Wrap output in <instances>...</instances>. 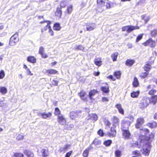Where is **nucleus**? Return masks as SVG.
I'll return each mask as SVG.
<instances>
[{"mask_svg":"<svg viewBox=\"0 0 157 157\" xmlns=\"http://www.w3.org/2000/svg\"><path fill=\"white\" fill-rule=\"evenodd\" d=\"M40 115L42 118L43 119H46L48 117H51L52 116L51 113L49 112L46 113H43L40 114Z\"/></svg>","mask_w":157,"mask_h":157,"instance_id":"393cba45","label":"nucleus"},{"mask_svg":"<svg viewBox=\"0 0 157 157\" xmlns=\"http://www.w3.org/2000/svg\"><path fill=\"white\" fill-rule=\"evenodd\" d=\"M112 4V2L110 1H108L105 2V6L106 7V9H109L113 7Z\"/></svg>","mask_w":157,"mask_h":157,"instance_id":"ea45409f","label":"nucleus"},{"mask_svg":"<svg viewBox=\"0 0 157 157\" xmlns=\"http://www.w3.org/2000/svg\"><path fill=\"white\" fill-rule=\"evenodd\" d=\"M115 107L118 109L119 113L122 115L124 114V110L121 107V105L120 104H117Z\"/></svg>","mask_w":157,"mask_h":157,"instance_id":"bb28decb","label":"nucleus"},{"mask_svg":"<svg viewBox=\"0 0 157 157\" xmlns=\"http://www.w3.org/2000/svg\"><path fill=\"white\" fill-rule=\"evenodd\" d=\"M76 116V113L75 112L71 111L70 112L69 117L72 119H74L75 118Z\"/></svg>","mask_w":157,"mask_h":157,"instance_id":"de8ad7c7","label":"nucleus"},{"mask_svg":"<svg viewBox=\"0 0 157 157\" xmlns=\"http://www.w3.org/2000/svg\"><path fill=\"white\" fill-rule=\"evenodd\" d=\"M112 143V140H108L103 142V144L106 147L109 146Z\"/></svg>","mask_w":157,"mask_h":157,"instance_id":"e433bc0d","label":"nucleus"},{"mask_svg":"<svg viewBox=\"0 0 157 157\" xmlns=\"http://www.w3.org/2000/svg\"><path fill=\"white\" fill-rule=\"evenodd\" d=\"M104 123L105 124L106 126H109L111 125V123L108 120L105 119L104 120Z\"/></svg>","mask_w":157,"mask_h":157,"instance_id":"4d7b16f0","label":"nucleus"},{"mask_svg":"<svg viewBox=\"0 0 157 157\" xmlns=\"http://www.w3.org/2000/svg\"><path fill=\"white\" fill-rule=\"evenodd\" d=\"M150 102L154 105L157 102V95L152 96L150 98Z\"/></svg>","mask_w":157,"mask_h":157,"instance_id":"c756f323","label":"nucleus"},{"mask_svg":"<svg viewBox=\"0 0 157 157\" xmlns=\"http://www.w3.org/2000/svg\"><path fill=\"white\" fill-rule=\"evenodd\" d=\"M46 73L48 75L59 74V72L53 69H50L46 70Z\"/></svg>","mask_w":157,"mask_h":157,"instance_id":"f3484780","label":"nucleus"},{"mask_svg":"<svg viewBox=\"0 0 157 157\" xmlns=\"http://www.w3.org/2000/svg\"><path fill=\"white\" fill-rule=\"evenodd\" d=\"M143 36V34H140L138 35L136 39V42H137L140 40H141Z\"/></svg>","mask_w":157,"mask_h":157,"instance_id":"6e6d98bb","label":"nucleus"},{"mask_svg":"<svg viewBox=\"0 0 157 157\" xmlns=\"http://www.w3.org/2000/svg\"><path fill=\"white\" fill-rule=\"evenodd\" d=\"M0 92L3 94H6L7 92V90L6 88L5 87H0Z\"/></svg>","mask_w":157,"mask_h":157,"instance_id":"a18cd8bd","label":"nucleus"},{"mask_svg":"<svg viewBox=\"0 0 157 157\" xmlns=\"http://www.w3.org/2000/svg\"><path fill=\"white\" fill-rule=\"evenodd\" d=\"M92 148L91 146H90L86 148L83 151L82 156L83 157H88L89 155V152Z\"/></svg>","mask_w":157,"mask_h":157,"instance_id":"dca6fc26","label":"nucleus"},{"mask_svg":"<svg viewBox=\"0 0 157 157\" xmlns=\"http://www.w3.org/2000/svg\"><path fill=\"white\" fill-rule=\"evenodd\" d=\"M101 100L103 102H105L108 101L109 100L107 98L103 97L102 98Z\"/></svg>","mask_w":157,"mask_h":157,"instance_id":"338daca9","label":"nucleus"},{"mask_svg":"<svg viewBox=\"0 0 157 157\" xmlns=\"http://www.w3.org/2000/svg\"><path fill=\"white\" fill-rule=\"evenodd\" d=\"M150 34L152 36H155L157 35V29H154L151 31Z\"/></svg>","mask_w":157,"mask_h":157,"instance_id":"09e8293b","label":"nucleus"},{"mask_svg":"<svg viewBox=\"0 0 157 157\" xmlns=\"http://www.w3.org/2000/svg\"><path fill=\"white\" fill-rule=\"evenodd\" d=\"M44 52V48L43 47H40L39 51V53L40 54H42L43 52Z\"/></svg>","mask_w":157,"mask_h":157,"instance_id":"bf43d9fd","label":"nucleus"},{"mask_svg":"<svg viewBox=\"0 0 157 157\" xmlns=\"http://www.w3.org/2000/svg\"><path fill=\"white\" fill-rule=\"evenodd\" d=\"M57 121L58 123L62 125L64 124L63 123H65L66 122V119L63 115H62L57 116Z\"/></svg>","mask_w":157,"mask_h":157,"instance_id":"2eb2a0df","label":"nucleus"},{"mask_svg":"<svg viewBox=\"0 0 157 157\" xmlns=\"http://www.w3.org/2000/svg\"><path fill=\"white\" fill-rule=\"evenodd\" d=\"M73 10V6L71 5L69 6L67 9V13L70 14Z\"/></svg>","mask_w":157,"mask_h":157,"instance_id":"603ef678","label":"nucleus"},{"mask_svg":"<svg viewBox=\"0 0 157 157\" xmlns=\"http://www.w3.org/2000/svg\"><path fill=\"white\" fill-rule=\"evenodd\" d=\"M101 141L97 138H95L92 142V144L95 145H98L100 144H101Z\"/></svg>","mask_w":157,"mask_h":157,"instance_id":"58836bf2","label":"nucleus"},{"mask_svg":"<svg viewBox=\"0 0 157 157\" xmlns=\"http://www.w3.org/2000/svg\"><path fill=\"white\" fill-rule=\"evenodd\" d=\"M55 15L58 18L61 17L62 15V11L59 9H58L55 13Z\"/></svg>","mask_w":157,"mask_h":157,"instance_id":"f704fd0d","label":"nucleus"},{"mask_svg":"<svg viewBox=\"0 0 157 157\" xmlns=\"http://www.w3.org/2000/svg\"><path fill=\"white\" fill-rule=\"evenodd\" d=\"M86 30L91 31L93 30L96 27L95 24L94 23H87L86 24Z\"/></svg>","mask_w":157,"mask_h":157,"instance_id":"4468645a","label":"nucleus"},{"mask_svg":"<svg viewBox=\"0 0 157 157\" xmlns=\"http://www.w3.org/2000/svg\"><path fill=\"white\" fill-rule=\"evenodd\" d=\"M115 157H121V151L119 150H116L115 152Z\"/></svg>","mask_w":157,"mask_h":157,"instance_id":"49530a36","label":"nucleus"},{"mask_svg":"<svg viewBox=\"0 0 157 157\" xmlns=\"http://www.w3.org/2000/svg\"><path fill=\"white\" fill-rule=\"evenodd\" d=\"M129 125H128L127 129L125 130L123 129L122 130L123 136L125 139H128L130 138L131 133L129 129Z\"/></svg>","mask_w":157,"mask_h":157,"instance_id":"9b49d317","label":"nucleus"},{"mask_svg":"<svg viewBox=\"0 0 157 157\" xmlns=\"http://www.w3.org/2000/svg\"><path fill=\"white\" fill-rule=\"evenodd\" d=\"M59 82V81L54 79L52 81L51 85V86H56L58 85Z\"/></svg>","mask_w":157,"mask_h":157,"instance_id":"8fccbe9b","label":"nucleus"},{"mask_svg":"<svg viewBox=\"0 0 157 157\" xmlns=\"http://www.w3.org/2000/svg\"><path fill=\"white\" fill-rule=\"evenodd\" d=\"M41 152L43 157H47L49 155V151L48 149H42L41 151Z\"/></svg>","mask_w":157,"mask_h":157,"instance_id":"4be33fe9","label":"nucleus"},{"mask_svg":"<svg viewBox=\"0 0 157 157\" xmlns=\"http://www.w3.org/2000/svg\"><path fill=\"white\" fill-rule=\"evenodd\" d=\"M112 120L113 123V126L118 123L119 122V120L118 117L116 116H113L112 119Z\"/></svg>","mask_w":157,"mask_h":157,"instance_id":"72a5a7b5","label":"nucleus"},{"mask_svg":"<svg viewBox=\"0 0 157 157\" xmlns=\"http://www.w3.org/2000/svg\"><path fill=\"white\" fill-rule=\"evenodd\" d=\"M157 90H156L152 89L149 90L148 93V94L150 95L154 96L153 95L156 92Z\"/></svg>","mask_w":157,"mask_h":157,"instance_id":"3c124183","label":"nucleus"},{"mask_svg":"<svg viewBox=\"0 0 157 157\" xmlns=\"http://www.w3.org/2000/svg\"><path fill=\"white\" fill-rule=\"evenodd\" d=\"M97 134L101 137L103 136L104 135L103 130L101 129H100L98 130L97 132Z\"/></svg>","mask_w":157,"mask_h":157,"instance_id":"864d4df0","label":"nucleus"},{"mask_svg":"<svg viewBox=\"0 0 157 157\" xmlns=\"http://www.w3.org/2000/svg\"><path fill=\"white\" fill-rule=\"evenodd\" d=\"M27 61L30 63H34L36 62V59L35 57L33 56H29L27 58Z\"/></svg>","mask_w":157,"mask_h":157,"instance_id":"5701e85b","label":"nucleus"},{"mask_svg":"<svg viewBox=\"0 0 157 157\" xmlns=\"http://www.w3.org/2000/svg\"><path fill=\"white\" fill-rule=\"evenodd\" d=\"M147 125L149 127L152 128L154 127L153 124L152 123H148L147 124Z\"/></svg>","mask_w":157,"mask_h":157,"instance_id":"69168bd1","label":"nucleus"},{"mask_svg":"<svg viewBox=\"0 0 157 157\" xmlns=\"http://www.w3.org/2000/svg\"><path fill=\"white\" fill-rule=\"evenodd\" d=\"M82 46L81 45H78L75 48V49H77V50H81L82 49Z\"/></svg>","mask_w":157,"mask_h":157,"instance_id":"774afa93","label":"nucleus"},{"mask_svg":"<svg viewBox=\"0 0 157 157\" xmlns=\"http://www.w3.org/2000/svg\"><path fill=\"white\" fill-rule=\"evenodd\" d=\"M78 94L80 99L83 101H88V97L86 96V93L83 90H81Z\"/></svg>","mask_w":157,"mask_h":157,"instance_id":"1a4fd4ad","label":"nucleus"},{"mask_svg":"<svg viewBox=\"0 0 157 157\" xmlns=\"http://www.w3.org/2000/svg\"><path fill=\"white\" fill-rule=\"evenodd\" d=\"M53 29L56 31H59L61 29L60 24L59 23H55L54 24L53 27Z\"/></svg>","mask_w":157,"mask_h":157,"instance_id":"7c9ffc66","label":"nucleus"},{"mask_svg":"<svg viewBox=\"0 0 157 157\" xmlns=\"http://www.w3.org/2000/svg\"><path fill=\"white\" fill-rule=\"evenodd\" d=\"M105 4V0H97V6L101 8L104 7Z\"/></svg>","mask_w":157,"mask_h":157,"instance_id":"a211bd4d","label":"nucleus"},{"mask_svg":"<svg viewBox=\"0 0 157 157\" xmlns=\"http://www.w3.org/2000/svg\"><path fill=\"white\" fill-rule=\"evenodd\" d=\"M149 75V73L147 71L141 73L139 76L141 78L143 79L147 78Z\"/></svg>","mask_w":157,"mask_h":157,"instance_id":"473e14b6","label":"nucleus"},{"mask_svg":"<svg viewBox=\"0 0 157 157\" xmlns=\"http://www.w3.org/2000/svg\"><path fill=\"white\" fill-rule=\"evenodd\" d=\"M142 44L145 46H149L151 48H154L156 45L155 41L151 38H149L146 41L143 43Z\"/></svg>","mask_w":157,"mask_h":157,"instance_id":"39448f33","label":"nucleus"},{"mask_svg":"<svg viewBox=\"0 0 157 157\" xmlns=\"http://www.w3.org/2000/svg\"><path fill=\"white\" fill-rule=\"evenodd\" d=\"M98 93V91L97 90L93 89L91 90L89 92L88 96L90 99L92 100V96H94L95 94Z\"/></svg>","mask_w":157,"mask_h":157,"instance_id":"6ab92c4d","label":"nucleus"},{"mask_svg":"<svg viewBox=\"0 0 157 157\" xmlns=\"http://www.w3.org/2000/svg\"><path fill=\"white\" fill-rule=\"evenodd\" d=\"M19 40L18 33H16L10 37L9 41V44L11 46L14 45Z\"/></svg>","mask_w":157,"mask_h":157,"instance_id":"20e7f679","label":"nucleus"},{"mask_svg":"<svg viewBox=\"0 0 157 157\" xmlns=\"http://www.w3.org/2000/svg\"><path fill=\"white\" fill-rule=\"evenodd\" d=\"M152 59L151 61H149L144 66L143 68L144 70L148 72L151 68V64L154 63V58L151 57H150V60Z\"/></svg>","mask_w":157,"mask_h":157,"instance_id":"6e6552de","label":"nucleus"},{"mask_svg":"<svg viewBox=\"0 0 157 157\" xmlns=\"http://www.w3.org/2000/svg\"><path fill=\"white\" fill-rule=\"evenodd\" d=\"M12 157H24L23 154L21 152H15L13 154Z\"/></svg>","mask_w":157,"mask_h":157,"instance_id":"c03bdc74","label":"nucleus"},{"mask_svg":"<svg viewBox=\"0 0 157 157\" xmlns=\"http://www.w3.org/2000/svg\"><path fill=\"white\" fill-rule=\"evenodd\" d=\"M106 86H102L101 87V90L103 94H108L109 93L110 90L109 86L107 82L104 83Z\"/></svg>","mask_w":157,"mask_h":157,"instance_id":"f8f14e48","label":"nucleus"},{"mask_svg":"<svg viewBox=\"0 0 157 157\" xmlns=\"http://www.w3.org/2000/svg\"><path fill=\"white\" fill-rule=\"evenodd\" d=\"M139 29L140 27L138 26L128 25L123 27L121 29L123 32L126 31L127 33H129L134 30L138 29Z\"/></svg>","mask_w":157,"mask_h":157,"instance_id":"7ed1b4c3","label":"nucleus"},{"mask_svg":"<svg viewBox=\"0 0 157 157\" xmlns=\"http://www.w3.org/2000/svg\"><path fill=\"white\" fill-rule=\"evenodd\" d=\"M113 75L114 76L112 75H110L107 77V78L113 81H115L116 79H120L121 78V72L120 70L116 71H114Z\"/></svg>","mask_w":157,"mask_h":157,"instance_id":"f03ea898","label":"nucleus"},{"mask_svg":"<svg viewBox=\"0 0 157 157\" xmlns=\"http://www.w3.org/2000/svg\"><path fill=\"white\" fill-rule=\"evenodd\" d=\"M23 152L27 157H34L33 153L30 151L25 149Z\"/></svg>","mask_w":157,"mask_h":157,"instance_id":"aec40b11","label":"nucleus"},{"mask_svg":"<svg viewBox=\"0 0 157 157\" xmlns=\"http://www.w3.org/2000/svg\"><path fill=\"white\" fill-rule=\"evenodd\" d=\"M127 123H128V122H127L126 121L122 123L121 128V130H122L123 129L124 130L126 129H127V126L128 125Z\"/></svg>","mask_w":157,"mask_h":157,"instance_id":"79ce46f5","label":"nucleus"},{"mask_svg":"<svg viewBox=\"0 0 157 157\" xmlns=\"http://www.w3.org/2000/svg\"><path fill=\"white\" fill-rule=\"evenodd\" d=\"M60 5L61 8L64 7L66 6V2L64 1L61 2Z\"/></svg>","mask_w":157,"mask_h":157,"instance_id":"e2e57ef3","label":"nucleus"},{"mask_svg":"<svg viewBox=\"0 0 157 157\" xmlns=\"http://www.w3.org/2000/svg\"><path fill=\"white\" fill-rule=\"evenodd\" d=\"M69 145H65V146L63 147V149L61 150L60 151L62 152V151H64V152L66 151L69 148Z\"/></svg>","mask_w":157,"mask_h":157,"instance_id":"13d9d810","label":"nucleus"},{"mask_svg":"<svg viewBox=\"0 0 157 157\" xmlns=\"http://www.w3.org/2000/svg\"><path fill=\"white\" fill-rule=\"evenodd\" d=\"M117 134V130L115 125L113 126L110 128V131L107 132L106 135L110 137H115Z\"/></svg>","mask_w":157,"mask_h":157,"instance_id":"0eeeda50","label":"nucleus"},{"mask_svg":"<svg viewBox=\"0 0 157 157\" xmlns=\"http://www.w3.org/2000/svg\"><path fill=\"white\" fill-rule=\"evenodd\" d=\"M132 155H134L138 156H141V154L140 152L137 150H136L132 152Z\"/></svg>","mask_w":157,"mask_h":157,"instance_id":"a19ab883","label":"nucleus"},{"mask_svg":"<svg viewBox=\"0 0 157 157\" xmlns=\"http://www.w3.org/2000/svg\"><path fill=\"white\" fill-rule=\"evenodd\" d=\"M154 134L151 132L148 136H147L144 139L140 138V143H146L148 141H151L154 138Z\"/></svg>","mask_w":157,"mask_h":157,"instance_id":"423d86ee","label":"nucleus"},{"mask_svg":"<svg viewBox=\"0 0 157 157\" xmlns=\"http://www.w3.org/2000/svg\"><path fill=\"white\" fill-rule=\"evenodd\" d=\"M90 119L94 121H96L98 119L97 115L95 113H92L90 115Z\"/></svg>","mask_w":157,"mask_h":157,"instance_id":"4c0bfd02","label":"nucleus"},{"mask_svg":"<svg viewBox=\"0 0 157 157\" xmlns=\"http://www.w3.org/2000/svg\"><path fill=\"white\" fill-rule=\"evenodd\" d=\"M55 116H59L61 114V111L58 107L56 108L54 112Z\"/></svg>","mask_w":157,"mask_h":157,"instance_id":"37998d69","label":"nucleus"},{"mask_svg":"<svg viewBox=\"0 0 157 157\" xmlns=\"http://www.w3.org/2000/svg\"><path fill=\"white\" fill-rule=\"evenodd\" d=\"M45 23H46L47 25L44 27L43 29H42L41 31L42 32L47 30L48 29H49L48 33L49 35L52 36H53L54 35V33L52 29L50 24H51L52 22L51 21L48 20H45L41 21L40 22L41 24H43Z\"/></svg>","mask_w":157,"mask_h":157,"instance_id":"f257e3e1","label":"nucleus"},{"mask_svg":"<svg viewBox=\"0 0 157 157\" xmlns=\"http://www.w3.org/2000/svg\"><path fill=\"white\" fill-rule=\"evenodd\" d=\"M23 138L24 137L23 136L19 134L17 136L16 139L17 140H21L23 139Z\"/></svg>","mask_w":157,"mask_h":157,"instance_id":"680f3d73","label":"nucleus"},{"mask_svg":"<svg viewBox=\"0 0 157 157\" xmlns=\"http://www.w3.org/2000/svg\"><path fill=\"white\" fill-rule=\"evenodd\" d=\"M42 57L43 58H46L48 57V56L47 54L45 53L44 52H43L42 54H40Z\"/></svg>","mask_w":157,"mask_h":157,"instance_id":"0e129e2a","label":"nucleus"},{"mask_svg":"<svg viewBox=\"0 0 157 157\" xmlns=\"http://www.w3.org/2000/svg\"><path fill=\"white\" fill-rule=\"evenodd\" d=\"M148 105L147 100L146 98H143L140 104V107L141 109H144Z\"/></svg>","mask_w":157,"mask_h":157,"instance_id":"ddd939ff","label":"nucleus"},{"mask_svg":"<svg viewBox=\"0 0 157 157\" xmlns=\"http://www.w3.org/2000/svg\"><path fill=\"white\" fill-rule=\"evenodd\" d=\"M118 52H115L111 55V57L113 61H117V57L118 55Z\"/></svg>","mask_w":157,"mask_h":157,"instance_id":"c9c22d12","label":"nucleus"},{"mask_svg":"<svg viewBox=\"0 0 157 157\" xmlns=\"http://www.w3.org/2000/svg\"><path fill=\"white\" fill-rule=\"evenodd\" d=\"M126 118L127 119L126 121L128 122V125H129L130 126V124L131 123L133 122L134 121V118L133 116L131 115L129 116L126 117Z\"/></svg>","mask_w":157,"mask_h":157,"instance_id":"2f4dec72","label":"nucleus"},{"mask_svg":"<svg viewBox=\"0 0 157 157\" xmlns=\"http://www.w3.org/2000/svg\"><path fill=\"white\" fill-rule=\"evenodd\" d=\"M142 151L143 152L142 153L145 156H148L150 154L151 151L150 147L146 148H143Z\"/></svg>","mask_w":157,"mask_h":157,"instance_id":"412c9836","label":"nucleus"},{"mask_svg":"<svg viewBox=\"0 0 157 157\" xmlns=\"http://www.w3.org/2000/svg\"><path fill=\"white\" fill-rule=\"evenodd\" d=\"M72 151H71L68 152L66 154L64 157H70L71 155L72 154Z\"/></svg>","mask_w":157,"mask_h":157,"instance_id":"052dcab7","label":"nucleus"},{"mask_svg":"<svg viewBox=\"0 0 157 157\" xmlns=\"http://www.w3.org/2000/svg\"><path fill=\"white\" fill-rule=\"evenodd\" d=\"M135 63V61L132 59H127L125 62V65L128 66H132Z\"/></svg>","mask_w":157,"mask_h":157,"instance_id":"c85d7f7f","label":"nucleus"},{"mask_svg":"<svg viewBox=\"0 0 157 157\" xmlns=\"http://www.w3.org/2000/svg\"><path fill=\"white\" fill-rule=\"evenodd\" d=\"M5 76V74L4 71L1 70L0 71V79H3Z\"/></svg>","mask_w":157,"mask_h":157,"instance_id":"5fc2aeb1","label":"nucleus"},{"mask_svg":"<svg viewBox=\"0 0 157 157\" xmlns=\"http://www.w3.org/2000/svg\"><path fill=\"white\" fill-rule=\"evenodd\" d=\"M94 63L98 67L101 66L102 64L101 58H100L98 59H94Z\"/></svg>","mask_w":157,"mask_h":157,"instance_id":"cd10ccee","label":"nucleus"},{"mask_svg":"<svg viewBox=\"0 0 157 157\" xmlns=\"http://www.w3.org/2000/svg\"><path fill=\"white\" fill-rule=\"evenodd\" d=\"M144 120L143 117H140L138 118L136 121V123L135 124V127L136 128L139 129L144 124Z\"/></svg>","mask_w":157,"mask_h":157,"instance_id":"9d476101","label":"nucleus"},{"mask_svg":"<svg viewBox=\"0 0 157 157\" xmlns=\"http://www.w3.org/2000/svg\"><path fill=\"white\" fill-rule=\"evenodd\" d=\"M132 85L134 87H137L139 85V82L137 78L135 76L133 78V80L132 82Z\"/></svg>","mask_w":157,"mask_h":157,"instance_id":"b1692460","label":"nucleus"},{"mask_svg":"<svg viewBox=\"0 0 157 157\" xmlns=\"http://www.w3.org/2000/svg\"><path fill=\"white\" fill-rule=\"evenodd\" d=\"M140 93V91L139 90L133 91L130 93V96L132 98H137L138 97Z\"/></svg>","mask_w":157,"mask_h":157,"instance_id":"a878e982","label":"nucleus"}]
</instances>
